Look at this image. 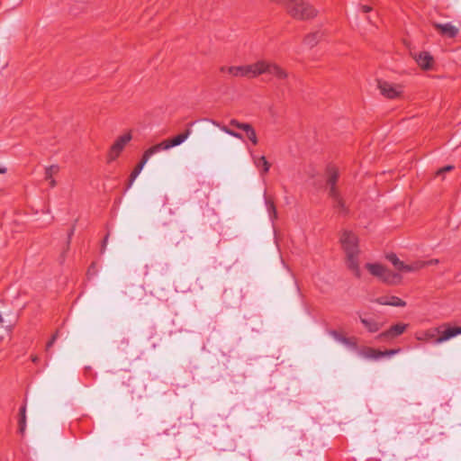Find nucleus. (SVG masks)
<instances>
[{
  "mask_svg": "<svg viewBox=\"0 0 461 461\" xmlns=\"http://www.w3.org/2000/svg\"><path fill=\"white\" fill-rule=\"evenodd\" d=\"M340 243L346 254L348 267L357 277H360L361 270L357 260L359 253L357 237L349 230H344L340 235Z\"/></svg>",
  "mask_w": 461,
  "mask_h": 461,
  "instance_id": "1",
  "label": "nucleus"
},
{
  "mask_svg": "<svg viewBox=\"0 0 461 461\" xmlns=\"http://www.w3.org/2000/svg\"><path fill=\"white\" fill-rule=\"evenodd\" d=\"M285 6L288 13L296 19L307 20L317 14V10L303 0H287Z\"/></svg>",
  "mask_w": 461,
  "mask_h": 461,
  "instance_id": "2",
  "label": "nucleus"
},
{
  "mask_svg": "<svg viewBox=\"0 0 461 461\" xmlns=\"http://www.w3.org/2000/svg\"><path fill=\"white\" fill-rule=\"evenodd\" d=\"M366 267L370 272L371 275L387 284L393 283V280L391 278L392 276L399 277L398 275L391 274L385 267L378 263H367L366 265Z\"/></svg>",
  "mask_w": 461,
  "mask_h": 461,
  "instance_id": "3",
  "label": "nucleus"
},
{
  "mask_svg": "<svg viewBox=\"0 0 461 461\" xmlns=\"http://www.w3.org/2000/svg\"><path fill=\"white\" fill-rule=\"evenodd\" d=\"M377 86L381 94L388 98H395L400 95L402 87L386 81L378 80Z\"/></svg>",
  "mask_w": 461,
  "mask_h": 461,
  "instance_id": "4",
  "label": "nucleus"
},
{
  "mask_svg": "<svg viewBox=\"0 0 461 461\" xmlns=\"http://www.w3.org/2000/svg\"><path fill=\"white\" fill-rule=\"evenodd\" d=\"M157 152H158V147H151L145 151L140 163L135 167V169L132 171V173L131 175V180L129 183V186H131L133 184L134 180L140 175V173L141 172V170L143 169V167L149 161V158Z\"/></svg>",
  "mask_w": 461,
  "mask_h": 461,
  "instance_id": "5",
  "label": "nucleus"
},
{
  "mask_svg": "<svg viewBox=\"0 0 461 461\" xmlns=\"http://www.w3.org/2000/svg\"><path fill=\"white\" fill-rule=\"evenodd\" d=\"M131 140V135L126 133L121 136L112 146L111 150L108 154L109 160H114L120 155V152L123 149L124 146Z\"/></svg>",
  "mask_w": 461,
  "mask_h": 461,
  "instance_id": "6",
  "label": "nucleus"
},
{
  "mask_svg": "<svg viewBox=\"0 0 461 461\" xmlns=\"http://www.w3.org/2000/svg\"><path fill=\"white\" fill-rule=\"evenodd\" d=\"M419 67L422 69H430L433 64V57L427 51L420 53H411Z\"/></svg>",
  "mask_w": 461,
  "mask_h": 461,
  "instance_id": "7",
  "label": "nucleus"
},
{
  "mask_svg": "<svg viewBox=\"0 0 461 461\" xmlns=\"http://www.w3.org/2000/svg\"><path fill=\"white\" fill-rule=\"evenodd\" d=\"M387 258L392 262L394 267L400 272H413L414 267L411 265L405 264L403 261L400 260L396 255L390 254L387 256Z\"/></svg>",
  "mask_w": 461,
  "mask_h": 461,
  "instance_id": "8",
  "label": "nucleus"
},
{
  "mask_svg": "<svg viewBox=\"0 0 461 461\" xmlns=\"http://www.w3.org/2000/svg\"><path fill=\"white\" fill-rule=\"evenodd\" d=\"M434 27L438 30L442 34L448 37H455L458 33V28L450 23H435Z\"/></svg>",
  "mask_w": 461,
  "mask_h": 461,
  "instance_id": "9",
  "label": "nucleus"
},
{
  "mask_svg": "<svg viewBox=\"0 0 461 461\" xmlns=\"http://www.w3.org/2000/svg\"><path fill=\"white\" fill-rule=\"evenodd\" d=\"M461 334V327L460 328H449L446 330L442 335L436 339L435 342L438 344L443 343L456 335Z\"/></svg>",
  "mask_w": 461,
  "mask_h": 461,
  "instance_id": "10",
  "label": "nucleus"
},
{
  "mask_svg": "<svg viewBox=\"0 0 461 461\" xmlns=\"http://www.w3.org/2000/svg\"><path fill=\"white\" fill-rule=\"evenodd\" d=\"M376 303L382 305H391V306H404L405 302L396 296H389V297H381L376 300Z\"/></svg>",
  "mask_w": 461,
  "mask_h": 461,
  "instance_id": "11",
  "label": "nucleus"
},
{
  "mask_svg": "<svg viewBox=\"0 0 461 461\" xmlns=\"http://www.w3.org/2000/svg\"><path fill=\"white\" fill-rule=\"evenodd\" d=\"M254 75L258 77L263 73H267L270 70V62L261 59L252 64Z\"/></svg>",
  "mask_w": 461,
  "mask_h": 461,
  "instance_id": "12",
  "label": "nucleus"
},
{
  "mask_svg": "<svg viewBox=\"0 0 461 461\" xmlns=\"http://www.w3.org/2000/svg\"><path fill=\"white\" fill-rule=\"evenodd\" d=\"M337 178L338 173L336 171H331L328 178V185L330 187V194L335 199L339 198L338 191L335 186Z\"/></svg>",
  "mask_w": 461,
  "mask_h": 461,
  "instance_id": "13",
  "label": "nucleus"
},
{
  "mask_svg": "<svg viewBox=\"0 0 461 461\" xmlns=\"http://www.w3.org/2000/svg\"><path fill=\"white\" fill-rule=\"evenodd\" d=\"M59 170L58 165H51L45 167V178L50 182L51 187L56 185V181L53 178V175L57 174Z\"/></svg>",
  "mask_w": 461,
  "mask_h": 461,
  "instance_id": "14",
  "label": "nucleus"
},
{
  "mask_svg": "<svg viewBox=\"0 0 461 461\" xmlns=\"http://www.w3.org/2000/svg\"><path fill=\"white\" fill-rule=\"evenodd\" d=\"M405 330V325L397 324L393 326L388 331L380 335V337H393L402 333Z\"/></svg>",
  "mask_w": 461,
  "mask_h": 461,
  "instance_id": "15",
  "label": "nucleus"
},
{
  "mask_svg": "<svg viewBox=\"0 0 461 461\" xmlns=\"http://www.w3.org/2000/svg\"><path fill=\"white\" fill-rule=\"evenodd\" d=\"M212 124L214 126H216L217 128H219L222 132H224V133H226V134H228L230 136H232L234 138L242 140V135L240 133L236 132V131L230 130L228 126L223 125V124H220L217 122H212Z\"/></svg>",
  "mask_w": 461,
  "mask_h": 461,
  "instance_id": "16",
  "label": "nucleus"
},
{
  "mask_svg": "<svg viewBox=\"0 0 461 461\" xmlns=\"http://www.w3.org/2000/svg\"><path fill=\"white\" fill-rule=\"evenodd\" d=\"M254 163L255 166L260 168L263 173H267L269 170L270 164L264 156L254 158Z\"/></svg>",
  "mask_w": 461,
  "mask_h": 461,
  "instance_id": "17",
  "label": "nucleus"
},
{
  "mask_svg": "<svg viewBox=\"0 0 461 461\" xmlns=\"http://www.w3.org/2000/svg\"><path fill=\"white\" fill-rule=\"evenodd\" d=\"M320 39V33L319 32H313L307 35L304 39V44L308 46L309 48L313 47L317 44Z\"/></svg>",
  "mask_w": 461,
  "mask_h": 461,
  "instance_id": "18",
  "label": "nucleus"
},
{
  "mask_svg": "<svg viewBox=\"0 0 461 461\" xmlns=\"http://www.w3.org/2000/svg\"><path fill=\"white\" fill-rule=\"evenodd\" d=\"M268 72L274 73L276 77L280 78H285L287 77L286 71H285L281 67H279L276 63L270 62V70Z\"/></svg>",
  "mask_w": 461,
  "mask_h": 461,
  "instance_id": "19",
  "label": "nucleus"
},
{
  "mask_svg": "<svg viewBox=\"0 0 461 461\" xmlns=\"http://www.w3.org/2000/svg\"><path fill=\"white\" fill-rule=\"evenodd\" d=\"M221 71L227 70L230 74H231L234 77H243L244 69L243 66H238V67H229L228 68H221Z\"/></svg>",
  "mask_w": 461,
  "mask_h": 461,
  "instance_id": "20",
  "label": "nucleus"
},
{
  "mask_svg": "<svg viewBox=\"0 0 461 461\" xmlns=\"http://www.w3.org/2000/svg\"><path fill=\"white\" fill-rule=\"evenodd\" d=\"M244 131L247 133V136H248L249 140L254 145H257L258 140L257 133H256L254 128L250 124H248V126L246 127Z\"/></svg>",
  "mask_w": 461,
  "mask_h": 461,
  "instance_id": "21",
  "label": "nucleus"
},
{
  "mask_svg": "<svg viewBox=\"0 0 461 461\" xmlns=\"http://www.w3.org/2000/svg\"><path fill=\"white\" fill-rule=\"evenodd\" d=\"M190 135V131H186L172 139V144L176 147L182 144Z\"/></svg>",
  "mask_w": 461,
  "mask_h": 461,
  "instance_id": "22",
  "label": "nucleus"
},
{
  "mask_svg": "<svg viewBox=\"0 0 461 461\" xmlns=\"http://www.w3.org/2000/svg\"><path fill=\"white\" fill-rule=\"evenodd\" d=\"M383 356H384V352L376 351V350L371 349V348L367 349L365 352V357H368V358H372V359H377Z\"/></svg>",
  "mask_w": 461,
  "mask_h": 461,
  "instance_id": "23",
  "label": "nucleus"
},
{
  "mask_svg": "<svg viewBox=\"0 0 461 461\" xmlns=\"http://www.w3.org/2000/svg\"><path fill=\"white\" fill-rule=\"evenodd\" d=\"M26 409L23 407L21 409V419H20V432L23 434L25 431L26 428Z\"/></svg>",
  "mask_w": 461,
  "mask_h": 461,
  "instance_id": "24",
  "label": "nucleus"
},
{
  "mask_svg": "<svg viewBox=\"0 0 461 461\" xmlns=\"http://www.w3.org/2000/svg\"><path fill=\"white\" fill-rule=\"evenodd\" d=\"M361 322L365 325L366 328L368 329L369 331L375 332L378 330L379 327L377 323L371 322L366 319H361Z\"/></svg>",
  "mask_w": 461,
  "mask_h": 461,
  "instance_id": "25",
  "label": "nucleus"
},
{
  "mask_svg": "<svg viewBox=\"0 0 461 461\" xmlns=\"http://www.w3.org/2000/svg\"><path fill=\"white\" fill-rule=\"evenodd\" d=\"M243 69H244L243 77H256L255 75H254V70H253L252 64L243 66Z\"/></svg>",
  "mask_w": 461,
  "mask_h": 461,
  "instance_id": "26",
  "label": "nucleus"
},
{
  "mask_svg": "<svg viewBox=\"0 0 461 461\" xmlns=\"http://www.w3.org/2000/svg\"><path fill=\"white\" fill-rule=\"evenodd\" d=\"M230 124L235 128L244 131L249 123L240 122L239 121L232 119L230 120Z\"/></svg>",
  "mask_w": 461,
  "mask_h": 461,
  "instance_id": "27",
  "label": "nucleus"
},
{
  "mask_svg": "<svg viewBox=\"0 0 461 461\" xmlns=\"http://www.w3.org/2000/svg\"><path fill=\"white\" fill-rule=\"evenodd\" d=\"M154 147H158V151H159L162 149H170L172 147H175V146L172 144V140H166V141H163V142H161L159 144L155 145Z\"/></svg>",
  "mask_w": 461,
  "mask_h": 461,
  "instance_id": "28",
  "label": "nucleus"
},
{
  "mask_svg": "<svg viewBox=\"0 0 461 461\" xmlns=\"http://www.w3.org/2000/svg\"><path fill=\"white\" fill-rule=\"evenodd\" d=\"M427 266V262L426 261H419V262H416L414 263L413 265H411L412 267H414V271L420 269V268H422L424 267Z\"/></svg>",
  "mask_w": 461,
  "mask_h": 461,
  "instance_id": "29",
  "label": "nucleus"
},
{
  "mask_svg": "<svg viewBox=\"0 0 461 461\" xmlns=\"http://www.w3.org/2000/svg\"><path fill=\"white\" fill-rule=\"evenodd\" d=\"M454 168L453 166H447V167H444L442 168H440L438 171V175L441 174V173H444V172H449L451 171L452 169Z\"/></svg>",
  "mask_w": 461,
  "mask_h": 461,
  "instance_id": "30",
  "label": "nucleus"
},
{
  "mask_svg": "<svg viewBox=\"0 0 461 461\" xmlns=\"http://www.w3.org/2000/svg\"><path fill=\"white\" fill-rule=\"evenodd\" d=\"M57 337H58L57 334L53 335L52 339L47 344V349L50 348L53 345V343L55 342Z\"/></svg>",
  "mask_w": 461,
  "mask_h": 461,
  "instance_id": "31",
  "label": "nucleus"
},
{
  "mask_svg": "<svg viewBox=\"0 0 461 461\" xmlns=\"http://www.w3.org/2000/svg\"><path fill=\"white\" fill-rule=\"evenodd\" d=\"M426 262H427V266H429V265H437V264H438L439 261H438V259H431V260L426 261Z\"/></svg>",
  "mask_w": 461,
  "mask_h": 461,
  "instance_id": "32",
  "label": "nucleus"
},
{
  "mask_svg": "<svg viewBox=\"0 0 461 461\" xmlns=\"http://www.w3.org/2000/svg\"><path fill=\"white\" fill-rule=\"evenodd\" d=\"M396 352H397V350L385 351V352H384V356H392V355L395 354Z\"/></svg>",
  "mask_w": 461,
  "mask_h": 461,
  "instance_id": "33",
  "label": "nucleus"
},
{
  "mask_svg": "<svg viewBox=\"0 0 461 461\" xmlns=\"http://www.w3.org/2000/svg\"><path fill=\"white\" fill-rule=\"evenodd\" d=\"M362 10L364 12L367 13V12H370L372 10V8L370 6H368V5H363L362 6Z\"/></svg>",
  "mask_w": 461,
  "mask_h": 461,
  "instance_id": "34",
  "label": "nucleus"
},
{
  "mask_svg": "<svg viewBox=\"0 0 461 461\" xmlns=\"http://www.w3.org/2000/svg\"><path fill=\"white\" fill-rule=\"evenodd\" d=\"M5 172H6V168L0 167V174H5Z\"/></svg>",
  "mask_w": 461,
  "mask_h": 461,
  "instance_id": "35",
  "label": "nucleus"
},
{
  "mask_svg": "<svg viewBox=\"0 0 461 461\" xmlns=\"http://www.w3.org/2000/svg\"><path fill=\"white\" fill-rule=\"evenodd\" d=\"M427 337L429 338V339L434 338V334L431 333V332H428L427 333Z\"/></svg>",
  "mask_w": 461,
  "mask_h": 461,
  "instance_id": "36",
  "label": "nucleus"
},
{
  "mask_svg": "<svg viewBox=\"0 0 461 461\" xmlns=\"http://www.w3.org/2000/svg\"><path fill=\"white\" fill-rule=\"evenodd\" d=\"M3 323H4V318H3L2 313L0 312V324H3Z\"/></svg>",
  "mask_w": 461,
  "mask_h": 461,
  "instance_id": "37",
  "label": "nucleus"
},
{
  "mask_svg": "<svg viewBox=\"0 0 461 461\" xmlns=\"http://www.w3.org/2000/svg\"><path fill=\"white\" fill-rule=\"evenodd\" d=\"M32 361H33V362H36V361L38 360V357H36V356H35V357H32Z\"/></svg>",
  "mask_w": 461,
  "mask_h": 461,
  "instance_id": "38",
  "label": "nucleus"
}]
</instances>
